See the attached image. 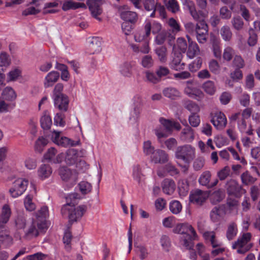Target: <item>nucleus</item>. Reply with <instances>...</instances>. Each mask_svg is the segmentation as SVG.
I'll return each mask as SVG.
<instances>
[{
	"mask_svg": "<svg viewBox=\"0 0 260 260\" xmlns=\"http://www.w3.org/2000/svg\"><path fill=\"white\" fill-rule=\"evenodd\" d=\"M40 122L41 126L43 129H49L50 128L52 121L48 111L45 110L41 114L40 118Z\"/></svg>",
	"mask_w": 260,
	"mask_h": 260,
	"instance_id": "obj_23",
	"label": "nucleus"
},
{
	"mask_svg": "<svg viewBox=\"0 0 260 260\" xmlns=\"http://www.w3.org/2000/svg\"><path fill=\"white\" fill-rule=\"evenodd\" d=\"M11 64V58L10 55L5 52L0 53V72H4Z\"/></svg>",
	"mask_w": 260,
	"mask_h": 260,
	"instance_id": "obj_32",
	"label": "nucleus"
},
{
	"mask_svg": "<svg viewBox=\"0 0 260 260\" xmlns=\"http://www.w3.org/2000/svg\"><path fill=\"white\" fill-rule=\"evenodd\" d=\"M119 72L123 77L126 78L131 77L133 75L132 64L128 62L122 63L119 67Z\"/></svg>",
	"mask_w": 260,
	"mask_h": 260,
	"instance_id": "obj_34",
	"label": "nucleus"
},
{
	"mask_svg": "<svg viewBox=\"0 0 260 260\" xmlns=\"http://www.w3.org/2000/svg\"><path fill=\"white\" fill-rule=\"evenodd\" d=\"M241 178L242 183L246 185L253 183L255 181V179L251 176L248 172L243 173L241 175Z\"/></svg>",
	"mask_w": 260,
	"mask_h": 260,
	"instance_id": "obj_60",
	"label": "nucleus"
},
{
	"mask_svg": "<svg viewBox=\"0 0 260 260\" xmlns=\"http://www.w3.org/2000/svg\"><path fill=\"white\" fill-rule=\"evenodd\" d=\"M211 173L209 171L204 172L199 178V182L202 185H207L209 184L210 178Z\"/></svg>",
	"mask_w": 260,
	"mask_h": 260,
	"instance_id": "obj_58",
	"label": "nucleus"
},
{
	"mask_svg": "<svg viewBox=\"0 0 260 260\" xmlns=\"http://www.w3.org/2000/svg\"><path fill=\"white\" fill-rule=\"evenodd\" d=\"M223 197V193L220 190L214 191L210 196V199L213 204L219 202Z\"/></svg>",
	"mask_w": 260,
	"mask_h": 260,
	"instance_id": "obj_55",
	"label": "nucleus"
},
{
	"mask_svg": "<svg viewBox=\"0 0 260 260\" xmlns=\"http://www.w3.org/2000/svg\"><path fill=\"white\" fill-rule=\"evenodd\" d=\"M202 88L204 91L209 94L213 95L216 92V87L214 83L211 80L205 82L202 85Z\"/></svg>",
	"mask_w": 260,
	"mask_h": 260,
	"instance_id": "obj_45",
	"label": "nucleus"
},
{
	"mask_svg": "<svg viewBox=\"0 0 260 260\" xmlns=\"http://www.w3.org/2000/svg\"><path fill=\"white\" fill-rule=\"evenodd\" d=\"M168 159V154L165 151L160 149H155L150 157V161L154 164H165Z\"/></svg>",
	"mask_w": 260,
	"mask_h": 260,
	"instance_id": "obj_17",
	"label": "nucleus"
},
{
	"mask_svg": "<svg viewBox=\"0 0 260 260\" xmlns=\"http://www.w3.org/2000/svg\"><path fill=\"white\" fill-rule=\"evenodd\" d=\"M205 16H202L197 20L199 22L197 24L196 31L197 39L199 43H205L208 37V26L204 20Z\"/></svg>",
	"mask_w": 260,
	"mask_h": 260,
	"instance_id": "obj_10",
	"label": "nucleus"
},
{
	"mask_svg": "<svg viewBox=\"0 0 260 260\" xmlns=\"http://www.w3.org/2000/svg\"><path fill=\"white\" fill-rule=\"evenodd\" d=\"M59 175L61 179L64 182L74 184L78 179V174L76 171H72L70 169L62 167L59 169Z\"/></svg>",
	"mask_w": 260,
	"mask_h": 260,
	"instance_id": "obj_11",
	"label": "nucleus"
},
{
	"mask_svg": "<svg viewBox=\"0 0 260 260\" xmlns=\"http://www.w3.org/2000/svg\"><path fill=\"white\" fill-rule=\"evenodd\" d=\"M22 77V69L19 67L12 69L7 74L8 82L15 81Z\"/></svg>",
	"mask_w": 260,
	"mask_h": 260,
	"instance_id": "obj_37",
	"label": "nucleus"
},
{
	"mask_svg": "<svg viewBox=\"0 0 260 260\" xmlns=\"http://www.w3.org/2000/svg\"><path fill=\"white\" fill-rule=\"evenodd\" d=\"M180 137V139L183 142H190L192 141L194 138L193 129L189 126H187L183 129Z\"/></svg>",
	"mask_w": 260,
	"mask_h": 260,
	"instance_id": "obj_36",
	"label": "nucleus"
},
{
	"mask_svg": "<svg viewBox=\"0 0 260 260\" xmlns=\"http://www.w3.org/2000/svg\"><path fill=\"white\" fill-rule=\"evenodd\" d=\"M12 215V211L9 204L4 205L2 208L0 218L2 220V222H8Z\"/></svg>",
	"mask_w": 260,
	"mask_h": 260,
	"instance_id": "obj_38",
	"label": "nucleus"
},
{
	"mask_svg": "<svg viewBox=\"0 0 260 260\" xmlns=\"http://www.w3.org/2000/svg\"><path fill=\"white\" fill-rule=\"evenodd\" d=\"M57 150L53 147L49 148L44 155V159L48 162L60 163L63 160L65 155L64 153H60L56 155Z\"/></svg>",
	"mask_w": 260,
	"mask_h": 260,
	"instance_id": "obj_14",
	"label": "nucleus"
},
{
	"mask_svg": "<svg viewBox=\"0 0 260 260\" xmlns=\"http://www.w3.org/2000/svg\"><path fill=\"white\" fill-rule=\"evenodd\" d=\"M15 224L18 229H24L26 226V220L23 215H19L15 219Z\"/></svg>",
	"mask_w": 260,
	"mask_h": 260,
	"instance_id": "obj_62",
	"label": "nucleus"
},
{
	"mask_svg": "<svg viewBox=\"0 0 260 260\" xmlns=\"http://www.w3.org/2000/svg\"><path fill=\"white\" fill-rule=\"evenodd\" d=\"M155 150V148L152 146L150 141L147 140L143 142V151L146 155H149L150 156Z\"/></svg>",
	"mask_w": 260,
	"mask_h": 260,
	"instance_id": "obj_50",
	"label": "nucleus"
},
{
	"mask_svg": "<svg viewBox=\"0 0 260 260\" xmlns=\"http://www.w3.org/2000/svg\"><path fill=\"white\" fill-rule=\"evenodd\" d=\"M202 62V58L201 57H197L194 61L189 64V70L192 72H196L201 68Z\"/></svg>",
	"mask_w": 260,
	"mask_h": 260,
	"instance_id": "obj_53",
	"label": "nucleus"
},
{
	"mask_svg": "<svg viewBox=\"0 0 260 260\" xmlns=\"http://www.w3.org/2000/svg\"><path fill=\"white\" fill-rule=\"evenodd\" d=\"M160 123L165 127L166 131H165L161 127H156L154 129V132L157 136L159 143H161L162 139L168 136L167 132H171L173 129L179 131L181 129V125L178 122L173 121L164 118L159 119Z\"/></svg>",
	"mask_w": 260,
	"mask_h": 260,
	"instance_id": "obj_6",
	"label": "nucleus"
},
{
	"mask_svg": "<svg viewBox=\"0 0 260 260\" xmlns=\"http://www.w3.org/2000/svg\"><path fill=\"white\" fill-rule=\"evenodd\" d=\"M48 228V223L45 221L42 222L32 221L25 231L24 238L31 239L37 237L40 233L45 232Z\"/></svg>",
	"mask_w": 260,
	"mask_h": 260,
	"instance_id": "obj_7",
	"label": "nucleus"
},
{
	"mask_svg": "<svg viewBox=\"0 0 260 260\" xmlns=\"http://www.w3.org/2000/svg\"><path fill=\"white\" fill-rule=\"evenodd\" d=\"M185 108L192 114L197 113L200 111V107L196 103L188 101L185 104Z\"/></svg>",
	"mask_w": 260,
	"mask_h": 260,
	"instance_id": "obj_61",
	"label": "nucleus"
},
{
	"mask_svg": "<svg viewBox=\"0 0 260 260\" xmlns=\"http://www.w3.org/2000/svg\"><path fill=\"white\" fill-rule=\"evenodd\" d=\"M162 188L165 193L172 194L175 190L176 184L173 180L166 179L162 182Z\"/></svg>",
	"mask_w": 260,
	"mask_h": 260,
	"instance_id": "obj_35",
	"label": "nucleus"
},
{
	"mask_svg": "<svg viewBox=\"0 0 260 260\" xmlns=\"http://www.w3.org/2000/svg\"><path fill=\"white\" fill-rule=\"evenodd\" d=\"M58 145L64 147L77 146L80 144V141H73L66 137H61Z\"/></svg>",
	"mask_w": 260,
	"mask_h": 260,
	"instance_id": "obj_44",
	"label": "nucleus"
},
{
	"mask_svg": "<svg viewBox=\"0 0 260 260\" xmlns=\"http://www.w3.org/2000/svg\"><path fill=\"white\" fill-rule=\"evenodd\" d=\"M238 232L237 226L234 222L230 223L226 231V237L229 240H232L236 235Z\"/></svg>",
	"mask_w": 260,
	"mask_h": 260,
	"instance_id": "obj_49",
	"label": "nucleus"
},
{
	"mask_svg": "<svg viewBox=\"0 0 260 260\" xmlns=\"http://www.w3.org/2000/svg\"><path fill=\"white\" fill-rule=\"evenodd\" d=\"M64 118V114L60 113H57L54 117V124L57 126L63 127L66 124Z\"/></svg>",
	"mask_w": 260,
	"mask_h": 260,
	"instance_id": "obj_56",
	"label": "nucleus"
},
{
	"mask_svg": "<svg viewBox=\"0 0 260 260\" xmlns=\"http://www.w3.org/2000/svg\"><path fill=\"white\" fill-rule=\"evenodd\" d=\"M234 54V50L229 46L226 47L223 51V58L226 61H230Z\"/></svg>",
	"mask_w": 260,
	"mask_h": 260,
	"instance_id": "obj_63",
	"label": "nucleus"
},
{
	"mask_svg": "<svg viewBox=\"0 0 260 260\" xmlns=\"http://www.w3.org/2000/svg\"><path fill=\"white\" fill-rule=\"evenodd\" d=\"M49 216L48 209L46 206H43L40 210L38 211L37 214V221L42 222L45 221L47 223L46 219Z\"/></svg>",
	"mask_w": 260,
	"mask_h": 260,
	"instance_id": "obj_46",
	"label": "nucleus"
},
{
	"mask_svg": "<svg viewBox=\"0 0 260 260\" xmlns=\"http://www.w3.org/2000/svg\"><path fill=\"white\" fill-rule=\"evenodd\" d=\"M54 105L60 110L66 111L68 110L69 105V99L66 95L57 96L53 98Z\"/></svg>",
	"mask_w": 260,
	"mask_h": 260,
	"instance_id": "obj_20",
	"label": "nucleus"
},
{
	"mask_svg": "<svg viewBox=\"0 0 260 260\" xmlns=\"http://www.w3.org/2000/svg\"><path fill=\"white\" fill-rule=\"evenodd\" d=\"M127 7H123L119 9L120 17L124 22L134 23L137 19L136 13L128 11Z\"/></svg>",
	"mask_w": 260,
	"mask_h": 260,
	"instance_id": "obj_18",
	"label": "nucleus"
},
{
	"mask_svg": "<svg viewBox=\"0 0 260 260\" xmlns=\"http://www.w3.org/2000/svg\"><path fill=\"white\" fill-rule=\"evenodd\" d=\"M103 1V0H87L86 2L92 16L99 21L101 20L99 15L103 12L100 7Z\"/></svg>",
	"mask_w": 260,
	"mask_h": 260,
	"instance_id": "obj_15",
	"label": "nucleus"
},
{
	"mask_svg": "<svg viewBox=\"0 0 260 260\" xmlns=\"http://www.w3.org/2000/svg\"><path fill=\"white\" fill-rule=\"evenodd\" d=\"M187 49V43L183 38H178L176 44L173 47L174 52L184 53Z\"/></svg>",
	"mask_w": 260,
	"mask_h": 260,
	"instance_id": "obj_40",
	"label": "nucleus"
},
{
	"mask_svg": "<svg viewBox=\"0 0 260 260\" xmlns=\"http://www.w3.org/2000/svg\"><path fill=\"white\" fill-rule=\"evenodd\" d=\"M211 122L217 129L221 130L226 125L227 119L223 113L217 111L212 114Z\"/></svg>",
	"mask_w": 260,
	"mask_h": 260,
	"instance_id": "obj_13",
	"label": "nucleus"
},
{
	"mask_svg": "<svg viewBox=\"0 0 260 260\" xmlns=\"http://www.w3.org/2000/svg\"><path fill=\"white\" fill-rule=\"evenodd\" d=\"M209 197L207 192L200 189L192 190L189 194V202L196 205H202Z\"/></svg>",
	"mask_w": 260,
	"mask_h": 260,
	"instance_id": "obj_12",
	"label": "nucleus"
},
{
	"mask_svg": "<svg viewBox=\"0 0 260 260\" xmlns=\"http://www.w3.org/2000/svg\"><path fill=\"white\" fill-rule=\"evenodd\" d=\"M184 91L189 97L198 100L202 99L204 96L203 93L200 89L194 87L191 84H188Z\"/></svg>",
	"mask_w": 260,
	"mask_h": 260,
	"instance_id": "obj_26",
	"label": "nucleus"
},
{
	"mask_svg": "<svg viewBox=\"0 0 260 260\" xmlns=\"http://www.w3.org/2000/svg\"><path fill=\"white\" fill-rule=\"evenodd\" d=\"M170 211L174 214H178L182 209V206L180 202L177 200H173L169 204Z\"/></svg>",
	"mask_w": 260,
	"mask_h": 260,
	"instance_id": "obj_47",
	"label": "nucleus"
},
{
	"mask_svg": "<svg viewBox=\"0 0 260 260\" xmlns=\"http://www.w3.org/2000/svg\"><path fill=\"white\" fill-rule=\"evenodd\" d=\"M189 190V185L186 180L179 181L178 183V190L179 196L181 198L187 195Z\"/></svg>",
	"mask_w": 260,
	"mask_h": 260,
	"instance_id": "obj_43",
	"label": "nucleus"
},
{
	"mask_svg": "<svg viewBox=\"0 0 260 260\" xmlns=\"http://www.w3.org/2000/svg\"><path fill=\"white\" fill-rule=\"evenodd\" d=\"M251 238V235L250 233L243 234L233 244L232 248L237 249L238 253H245L252 247V245L249 243Z\"/></svg>",
	"mask_w": 260,
	"mask_h": 260,
	"instance_id": "obj_9",
	"label": "nucleus"
},
{
	"mask_svg": "<svg viewBox=\"0 0 260 260\" xmlns=\"http://www.w3.org/2000/svg\"><path fill=\"white\" fill-rule=\"evenodd\" d=\"M190 124L193 127H197L199 125L201 120L200 116L197 113L191 114L188 118Z\"/></svg>",
	"mask_w": 260,
	"mask_h": 260,
	"instance_id": "obj_64",
	"label": "nucleus"
},
{
	"mask_svg": "<svg viewBox=\"0 0 260 260\" xmlns=\"http://www.w3.org/2000/svg\"><path fill=\"white\" fill-rule=\"evenodd\" d=\"M173 232L175 233L182 235L180 244L189 250L192 247L191 241L198 239L194 229L190 224L187 223L177 224L173 229Z\"/></svg>",
	"mask_w": 260,
	"mask_h": 260,
	"instance_id": "obj_2",
	"label": "nucleus"
},
{
	"mask_svg": "<svg viewBox=\"0 0 260 260\" xmlns=\"http://www.w3.org/2000/svg\"><path fill=\"white\" fill-rule=\"evenodd\" d=\"M80 192L86 194L89 193L92 189V186L89 182L87 181H81L78 184Z\"/></svg>",
	"mask_w": 260,
	"mask_h": 260,
	"instance_id": "obj_54",
	"label": "nucleus"
},
{
	"mask_svg": "<svg viewBox=\"0 0 260 260\" xmlns=\"http://www.w3.org/2000/svg\"><path fill=\"white\" fill-rule=\"evenodd\" d=\"M28 184V181L25 179L19 178L16 179L9 190L10 196L13 198L21 196L26 190Z\"/></svg>",
	"mask_w": 260,
	"mask_h": 260,
	"instance_id": "obj_8",
	"label": "nucleus"
},
{
	"mask_svg": "<svg viewBox=\"0 0 260 260\" xmlns=\"http://www.w3.org/2000/svg\"><path fill=\"white\" fill-rule=\"evenodd\" d=\"M183 5V8L188 10L191 16L195 20L199 19L202 16H205L200 13L199 14L197 12L195 9V6L194 3L188 0H181Z\"/></svg>",
	"mask_w": 260,
	"mask_h": 260,
	"instance_id": "obj_19",
	"label": "nucleus"
},
{
	"mask_svg": "<svg viewBox=\"0 0 260 260\" xmlns=\"http://www.w3.org/2000/svg\"><path fill=\"white\" fill-rule=\"evenodd\" d=\"M220 35L225 41H230L232 37V32L228 26H223L220 29Z\"/></svg>",
	"mask_w": 260,
	"mask_h": 260,
	"instance_id": "obj_52",
	"label": "nucleus"
},
{
	"mask_svg": "<svg viewBox=\"0 0 260 260\" xmlns=\"http://www.w3.org/2000/svg\"><path fill=\"white\" fill-rule=\"evenodd\" d=\"M86 211L84 206H76L72 203H68L63 205L61 208V214L68 217L71 222L77 221L83 215Z\"/></svg>",
	"mask_w": 260,
	"mask_h": 260,
	"instance_id": "obj_4",
	"label": "nucleus"
},
{
	"mask_svg": "<svg viewBox=\"0 0 260 260\" xmlns=\"http://www.w3.org/2000/svg\"><path fill=\"white\" fill-rule=\"evenodd\" d=\"M88 47L90 49V53L94 54L101 50V39L98 37H92L89 39Z\"/></svg>",
	"mask_w": 260,
	"mask_h": 260,
	"instance_id": "obj_31",
	"label": "nucleus"
},
{
	"mask_svg": "<svg viewBox=\"0 0 260 260\" xmlns=\"http://www.w3.org/2000/svg\"><path fill=\"white\" fill-rule=\"evenodd\" d=\"M160 243L164 250L166 251L169 250L171 244L170 238L168 236H162L160 239Z\"/></svg>",
	"mask_w": 260,
	"mask_h": 260,
	"instance_id": "obj_57",
	"label": "nucleus"
},
{
	"mask_svg": "<svg viewBox=\"0 0 260 260\" xmlns=\"http://www.w3.org/2000/svg\"><path fill=\"white\" fill-rule=\"evenodd\" d=\"M24 204L26 209L31 211L36 209V205L32 201V197L30 196H27L24 199Z\"/></svg>",
	"mask_w": 260,
	"mask_h": 260,
	"instance_id": "obj_59",
	"label": "nucleus"
},
{
	"mask_svg": "<svg viewBox=\"0 0 260 260\" xmlns=\"http://www.w3.org/2000/svg\"><path fill=\"white\" fill-rule=\"evenodd\" d=\"M159 60L161 62H165L167 60V48L164 46L159 47L155 50Z\"/></svg>",
	"mask_w": 260,
	"mask_h": 260,
	"instance_id": "obj_51",
	"label": "nucleus"
},
{
	"mask_svg": "<svg viewBox=\"0 0 260 260\" xmlns=\"http://www.w3.org/2000/svg\"><path fill=\"white\" fill-rule=\"evenodd\" d=\"M162 93L166 97L172 100H175L180 96L179 91L174 87H167L165 88Z\"/></svg>",
	"mask_w": 260,
	"mask_h": 260,
	"instance_id": "obj_42",
	"label": "nucleus"
},
{
	"mask_svg": "<svg viewBox=\"0 0 260 260\" xmlns=\"http://www.w3.org/2000/svg\"><path fill=\"white\" fill-rule=\"evenodd\" d=\"M79 8H86V5L83 3L75 2L72 0L65 1L62 3V9L67 11L69 10H76Z\"/></svg>",
	"mask_w": 260,
	"mask_h": 260,
	"instance_id": "obj_29",
	"label": "nucleus"
},
{
	"mask_svg": "<svg viewBox=\"0 0 260 260\" xmlns=\"http://www.w3.org/2000/svg\"><path fill=\"white\" fill-rule=\"evenodd\" d=\"M59 74L56 71L49 72L45 77L44 86L45 88L52 86L59 79Z\"/></svg>",
	"mask_w": 260,
	"mask_h": 260,
	"instance_id": "obj_27",
	"label": "nucleus"
},
{
	"mask_svg": "<svg viewBox=\"0 0 260 260\" xmlns=\"http://www.w3.org/2000/svg\"><path fill=\"white\" fill-rule=\"evenodd\" d=\"M220 39L214 36L211 37V43L212 45L211 50L214 56L217 58H220L221 56V49L220 45Z\"/></svg>",
	"mask_w": 260,
	"mask_h": 260,
	"instance_id": "obj_28",
	"label": "nucleus"
},
{
	"mask_svg": "<svg viewBox=\"0 0 260 260\" xmlns=\"http://www.w3.org/2000/svg\"><path fill=\"white\" fill-rule=\"evenodd\" d=\"M187 38L189 45L186 55L188 58L192 59L196 56V55L200 53V50L198 44L196 42L191 41L190 38L188 36H187Z\"/></svg>",
	"mask_w": 260,
	"mask_h": 260,
	"instance_id": "obj_25",
	"label": "nucleus"
},
{
	"mask_svg": "<svg viewBox=\"0 0 260 260\" xmlns=\"http://www.w3.org/2000/svg\"><path fill=\"white\" fill-rule=\"evenodd\" d=\"M226 188L229 194L233 195L236 197H240L245 190L243 189L240 185L234 180H231L227 182Z\"/></svg>",
	"mask_w": 260,
	"mask_h": 260,
	"instance_id": "obj_16",
	"label": "nucleus"
},
{
	"mask_svg": "<svg viewBox=\"0 0 260 260\" xmlns=\"http://www.w3.org/2000/svg\"><path fill=\"white\" fill-rule=\"evenodd\" d=\"M2 96L6 100L12 101L15 100L17 95L12 87L7 86L3 90Z\"/></svg>",
	"mask_w": 260,
	"mask_h": 260,
	"instance_id": "obj_39",
	"label": "nucleus"
},
{
	"mask_svg": "<svg viewBox=\"0 0 260 260\" xmlns=\"http://www.w3.org/2000/svg\"><path fill=\"white\" fill-rule=\"evenodd\" d=\"M173 60L170 63L171 67L176 71L182 70L184 68V63L181 62L182 54L181 52H173Z\"/></svg>",
	"mask_w": 260,
	"mask_h": 260,
	"instance_id": "obj_22",
	"label": "nucleus"
},
{
	"mask_svg": "<svg viewBox=\"0 0 260 260\" xmlns=\"http://www.w3.org/2000/svg\"><path fill=\"white\" fill-rule=\"evenodd\" d=\"M161 27V24L157 21L147 19L143 24V30L138 31L135 34V40L141 42L143 40H150L151 32L154 35L158 34Z\"/></svg>",
	"mask_w": 260,
	"mask_h": 260,
	"instance_id": "obj_3",
	"label": "nucleus"
},
{
	"mask_svg": "<svg viewBox=\"0 0 260 260\" xmlns=\"http://www.w3.org/2000/svg\"><path fill=\"white\" fill-rule=\"evenodd\" d=\"M48 140L43 137H39L35 145V149L38 152H41L48 144Z\"/></svg>",
	"mask_w": 260,
	"mask_h": 260,
	"instance_id": "obj_48",
	"label": "nucleus"
},
{
	"mask_svg": "<svg viewBox=\"0 0 260 260\" xmlns=\"http://www.w3.org/2000/svg\"><path fill=\"white\" fill-rule=\"evenodd\" d=\"M63 160L69 165H72L78 161V151L75 149H68L65 153Z\"/></svg>",
	"mask_w": 260,
	"mask_h": 260,
	"instance_id": "obj_24",
	"label": "nucleus"
},
{
	"mask_svg": "<svg viewBox=\"0 0 260 260\" xmlns=\"http://www.w3.org/2000/svg\"><path fill=\"white\" fill-rule=\"evenodd\" d=\"M38 177L41 180L48 178L52 173V169L49 165L43 164L38 169Z\"/></svg>",
	"mask_w": 260,
	"mask_h": 260,
	"instance_id": "obj_30",
	"label": "nucleus"
},
{
	"mask_svg": "<svg viewBox=\"0 0 260 260\" xmlns=\"http://www.w3.org/2000/svg\"><path fill=\"white\" fill-rule=\"evenodd\" d=\"M238 128L239 131L242 133H245L248 135H252L253 134V130L250 124H247L245 120L240 119L237 122Z\"/></svg>",
	"mask_w": 260,
	"mask_h": 260,
	"instance_id": "obj_33",
	"label": "nucleus"
},
{
	"mask_svg": "<svg viewBox=\"0 0 260 260\" xmlns=\"http://www.w3.org/2000/svg\"><path fill=\"white\" fill-rule=\"evenodd\" d=\"M177 163L183 172H186L190 163L196 157V149L190 145L186 144L178 146L175 153Z\"/></svg>",
	"mask_w": 260,
	"mask_h": 260,
	"instance_id": "obj_1",
	"label": "nucleus"
},
{
	"mask_svg": "<svg viewBox=\"0 0 260 260\" xmlns=\"http://www.w3.org/2000/svg\"><path fill=\"white\" fill-rule=\"evenodd\" d=\"M7 222H2V220L0 218V229H3L4 225ZM0 241L5 245V246H9L13 243V239L9 235L8 232L6 230H2L0 231Z\"/></svg>",
	"mask_w": 260,
	"mask_h": 260,
	"instance_id": "obj_21",
	"label": "nucleus"
},
{
	"mask_svg": "<svg viewBox=\"0 0 260 260\" xmlns=\"http://www.w3.org/2000/svg\"><path fill=\"white\" fill-rule=\"evenodd\" d=\"M203 236L205 241L210 242L212 247L210 253L212 256L220 255L225 251L226 247L222 242L216 238L214 232H205L203 234Z\"/></svg>",
	"mask_w": 260,
	"mask_h": 260,
	"instance_id": "obj_5",
	"label": "nucleus"
},
{
	"mask_svg": "<svg viewBox=\"0 0 260 260\" xmlns=\"http://www.w3.org/2000/svg\"><path fill=\"white\" fill-rule=\"evenodd\" d=\"M133 177L139 184L143 181L144 175L142 173L141 168L139 165H135L133 167Z\"/></svg>",
	"mask_w": 260,
	"mask_h": 260,
	"instance_id": "obj_41",
	"label": "nucleus"
}]
</instances>
